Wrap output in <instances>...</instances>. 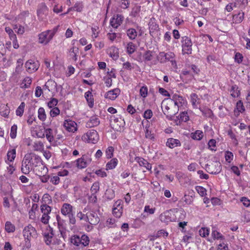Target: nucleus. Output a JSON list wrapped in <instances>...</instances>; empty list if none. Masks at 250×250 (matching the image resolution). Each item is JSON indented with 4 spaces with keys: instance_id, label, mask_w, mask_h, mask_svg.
Masks as SVG:
<instances>
[{
    "instance_id": "1",
    "label": "nucleus",
    "mask_w": 250,
    "mask_h": 250,
    "mask_svg": "<svg viewBox=\"0 0 250 250\" xmlns=\"http://www.w3.org/2000/svg\"><path fill=\"white\" fill-rule=\"evenodd\" d=\"M42 163V161L39 155L32 152L28 153L24 155L22 161L21 171L23 174L27 175Z\"/></svg>"
},
{
    "instance_id": "2",
    "label": "nucleus",
    "mask_w": 250,
    "mask_h": 250,
    "mask_svg": "<svg viewBox=\"0 0 250 250\" xmlns=\"http://www.w3.org/2000/svg\"><path fill=\"white\" fill-rule=\"evenodd\" d=\"M172 105L169 104L167 101H165V99L162 103L163 112L169 120H171L172 118L178 112V107H174L170 109V106Z\"/></svg>"
},
{
    "instance_id": "3",
    "label": "nucleus",
    "mask_w": 250,
    "mask_h": 250,
    "mask_svg": "<svg viewBox=\"0 0 250 250\" xmlns=\"http://www.w3.org/2000/svg\"><path fill=\"white\" fill-rule=\"evenodd\" d=\"M57 31V27L54 28L53 30H48L42 32L39 35V42L46 44L53 38Z\"/></svg>"
},
{
    "instance_id": "4",
    "label": "nucleus",
    "mask_w": 250,
    "mask_h": 250,
    "mask_svg": "<svg viewBox=\"0 0 250 250\" xmlns=\"http://www.w3.org/2000/svg\"><path fill=\"white\" fill-rule=\"evenodd\" d=\"M99 137L98 132L94 129H91L84 134L82 137V140L88 143L96 144L99 140Z\"/></svg>"
},
{
    "instance_id": "5",
    "label": "nucleus",
    "mask_w": 250,
    "mask_h": 250,
    "mask_svg": "<svg viewBox=\"0 0 250 250\" xmlns=\"http://www.w3.org/2000/svg\"><path fill=\"white\" fill-rule=\"evenodd\" d=\"M165 101L168 102L169 104H174V107H178V110L179 108L185 104L186 102L182 96L176 94H173L171 98H166Z\"/></svg>"
},
{
    "instance_id": "6",
    "label": "nucleus",
    "mask_w": 250,
    "mask_h": 250,
    "mask_svg": "<svg viewBox=\"0 0 250 250\" xmlns=\"http://www.w3.org/2000/svg\"><path fill=\"white\" fill-rule=\"evenodd\" d=\"M182 52L183 54H191L192 53V43L191 39L187 36L182 37Z\"/></svg>"
},
{
    "instance_id": "7",
    "label": "nucleus",
    "mask_w": 250,
    "mask_h": 250,
    "mask_svg": "<svg viewBox=\"0 0 250 250\" xmlns=\"http://www.w3.org/2000/svg\"><path fill=\"white\" fill-rule=\"evenodd\" d=\"M175 57L174 53L172 52H168L167 53L161 52L159 54L158 60L161 63H165L167 61H170L172 64L173 65L176 64V61L173 60Z\"/></svg>"
},
{
    "instance_id": "8",
    "label": "nucleus",
    "mask_w": 250,
    "mask_h": 250,
    "mask_svg": "<svg viewBox=\"0 0 250 250\" xmlns=\"http://www.w3.org/2000/svg\"><path fill=\"white\" fill-rule=\"evenodd\" d=\"M206 169L208 173L212 174H217L221 170V165L218 162H215L211 165L206 164L205 166Z\"/></svg>"
},
{
    "instance_id": "9",
    "label": "nucleus",
    "mask_w": 250,
    "mask_h": 250,
    "mask_svg": "<svg viewBox=\"0 0 250 250\" xmlns=\"http://www.w3.org/2000/svg\"><path fill=\"white\" fill-rule=\"evenodd\" d=\"M123 212V201L121 200H118L114 204L112 208L113 214L116 218H120L122 215Z\"/></svg>"
},
{
    "instance_id": "10",
    "label": "nucleus",
    "mask_w": 250,
    "mask_h": 250,
    "mask_svg": "<svg viewBox=\"0 0 250 250\" xmlns=\"http://www.w3.org/2000/svg\"><path fill=\"white\" fill-rule=\"evenodd\" d=\"M36 230L31 225H28L23 229V235L25 240H30L31 237L36 236Z\"/></svg>"
},
{
    "instance_id": "11",
    "label": "nucleus",
    "mask_w": 250,
    "mask_h": 250,
    "mask_svg": "<svg viewBox=\"0 0 250 250\" xmlns=\"http://www.w3.org/2000/svg\"><path fill=\"white\" fill-rule=\"evenodd\" d=\"M44 241L47 245L52 244V239L54 236L53 228L49 226L46 228V230L43 233Z\"/></svg>"
},
{
    "instance_id": "12",
    "label": "nucleus",
    "mask_w": 250,
    "mask_h": 250,
    "mask_svg": "<svg viewBox=\"0 0 250 250\" xmlns=\"http://www.w3.org/2000/svg\"><path fill=\"white\" fill-rule=\"evenodd\" d=\"M26 70L30 73H33L37 71L39 67V63L38 61H34L29 60L25 64Z\"/></svg>"
},
{
    "instance_id": "13",
    "label": "nucleus",
    "mask_w": 250,
    "mask_h": 250,
    "mask_svg": "<svg viewBox=\"0 0 250 250\" xmlns=\"http://www.w3.org/2000/svg\"><path fill=\"white\" fill-rule=\"evenodd\" d=\"M91 161V159L88 155H84L77 160V166L79 168H83Z\"/></svg>"
},
{
    "instance_id": "14",
    "label": "nucleus",
    "mask_w": 250,
    "mask_h": 250,
    "mask_svg": "<svg viewBox=\"0 0 250 250\" xmlns=\"http://www.w3.org/2000/svg\"><path fill=\"white\" fill-rule=\"evenodd\" d=\"M148 25L150 35L154 37L159 30V25L156 22V20L155 18L152 17L150 19Z\"/></svg>"
},
{
    "instance_id": "15",
    "label": "nucleus",
    "mask_w": 250,
    "mask_h": 250,
    "mask_svg": "<svg viewBox=\"0 0 250 250\" xmlns=\"http://www.w3.org/2000/svg\"><path fill=\"white\" fill-rule=\"evenodd\" d=\"M63 126L69 132H74L77 130L76 123L70 119H67L64 121Z\"/></svg>"
},
{
    "instance_id": "16",
    "label": "nucleus",
    "mask_w": 250,
    "mask_h": 250,
    "mask_svg": "<svg viewBox=\"0 0 250 250\" xmlns=\"http://www.w3.org/2000/svg\"><path fill=\"white\" fill-rule=\"evenodd\" d=\"M57 220L58 222V229L60 232L61 236L64 238V235H65L66 224L64 221L62 220L58 215L57 216Z\"/></svg>"
},
{
    "instance_id": "17",
    "label": "nucleus",
    "mask_w": 250,
    "mask_h": 250,
    "mask_svg": "<svg viewBox=\"0 0 250 250\" xmlns=\"http://www.w3.org/2000/svg\"><path fill=\"white\" fill-rule=\"evenodd\" d=\"M120 92L119 88H115L107 92L104 97L106 99L114 100L119 95Z\"/></svg>"
},
{
    "instance_id": "18",
    "label": "nucleus",
    "mask_w": 250,
    "mask_h": 250,
    "mask_svg": "<svg viewBox=\"0 0 250 250\" xmlns=\"http://www.w3.org/2000/svg\"><path fill=\"white\" fill-rule=\"evenodd\" d=\"M171 215V213L167 210L161 213L159 216V218L161 222L168 223L174 221V219L172 218Z\"/></svg>"
},
{
    "instance_id": "19",
    "label": "nucleus",
    "mask_w": 250,
    "mask_h": 250,
    "mask_svg": "<svg viewBox=\"0 0 250 250\" xmlns=\"http://www.w3.org/2000/svg\"><path fill=\"white\" fill-rule=\"evenodd\" d=\"M135 160L139 164L140 166L144 167L147 170L151 169V165L142 157H136Z\"/></svg>"
},
{
    "instance_id": "20",
    "label": "nucleus",
    "mask_w": 250,
    "mask_h": 250,
    "mask_svg": "<svg viewBox=\"0 0 250 250\" xmlns=\"http://www.w3.org/2000/svg\"><path fill=\"white\" fill-rule=\"evenodd\" d=\"M181 145V142L179 140L172 138H168L166 143V146L170 148H173L177 146H180Z\"/></svg>"
},
{
    "instance_id": "21",
    "label": "nucleus",
    "mask_w": 250,
    "mask_h": 250,
    "mask_svg": "<svg viewBox=\"0 0 250 250\" xmlns=\"http://www.w3.org/2000/svg\"><path fill=\"white\" fill-rule=\"evenodd\" d=\"M72 208L73 207L70 204L68 203H64L62 207L61 212L63 215L65 216H68L73 213Z\"/></svg>"
},
{
    "instance_id": "22",
    "label": "nucleus",
    "mask_w": 250,
    "mask_h": 250,
    "mask_svg": "<svg viewBox=\"0 0 250 250\" xmlns=\"http://www.w3.org/2000/svg\"><path fill=\"white\" fill-rule=\"evenodd\" d=\"M124 17H112L110 21V24L114 28H117L122 23Z\"/></svg>"
},
{
    "instance_id": "23",
    "label": "nucleus",
    "mask_w": 250,
    "mask_h": 250,
    "mask_svg": "<svg viewBox=\"0 0 250 250\" xmlns=\"http://www.w3.org/2000/svg\"><path fill=\"white\" fill-rule=\"evenodd\" d=\"M99 124L100 120L99 118L97 116H93L86 123V126L88 128H91L98 125Z\"/></svg>"
},
{
    "instance_id": "24",
    "label": "nucleus",
    "mask_w": 250,
    "mask_h": 250,
    "mask_svg": "<svg viewBox=\"0 0 250 250\" xmlns=\"http://www.w3.org/2000/svg\"><path fill=\"white\" fill-rule=\"evenodd\" d=\"M108 53L110 56L114 60L119 58V49L115 46H111L108 50Z\"/></svg>"
},
{
    "instance_id": "25",
    "label": "nucleus",
    "mask_w": 250,
    "mask_h": 250,
    "mask_svg": "<svg viewBox=\"0 0 250 250\" xmlns=\"http://www.w3.org/2000/svg\"><path fill=\"white\" fill-rule=\"evenodd\" d=\"M37 14L38 16L41 15H46L48 14V9L45 3H41L38 5Z\"/></svg>"
},
{
    "instance_id": "26",
    "label": "nucleus",
    "mask_w": 250,
    "mask_h": 250,
    "mask_svg": "<svg viewBox=\"0 0 250 250\" xmlns=\"http://www.w3.org/2000/svg\"><path fill=\"white\" fill-rule=\"evenodd\" d=\"M88 215H91L92 216H90V218L88 219L87 223L92 225H96L99 222L100 219L95 212H88Z\"/></svg>"
},
{
    "instance_id": "27",
    "label": "nucleus",
    "mask_w": 250,
    "mask_h": 250,
    "mask_svg": "<svg viewBox=\"0 0 250 250\" xmlns=\"http://www.w3.org/2000/svg\"><path fill=\"white\" fill-rule=\"evenodd\" d=\"M79 48L76 46H73L69 50V56L74 61H77Z\"/></svg>"
},
{
    "instance_id": "28",
    "label": "nucleus",
    "mask_w": 250,
    "mask_h": 250,
    "mask_svg": "<svg viewBox=\"0 0 250 250\" xmlns=\"http://www.w3.org/2000/svg\"><path fill=\"white\" fill-rule=\"evenodd\" d=\"M191 103L194 108H197L198 104H200V100L198 98V95L195 93H192L190 95Z\"/></svg>"
},
{
    "instance_id": "29",
    "label": "nucleus",
    "mask_w": 250,
    "mask_h": 250,
    "mask_svg": "<svg viewBox=\"0 0 250 250\" xmlns=\"http://www.w3.org/2000/svg\"><path fill=\"white\" fill-rule=\"evenodd\" d=\"M182 201L185 203L186 205H189L192 204L193 201V199L192 196H189V195L185 194L182 199L179 201L178 205H180V206H182Z\"/></svg>"
},
{
    "instance_id": "30",
    "label": "nucleus",
    "mask_w": 250,
    "mask_h": 250,
    "mask_svg": "<svg viewBox=\"0 0 250 250\" xmlns=\"http://www.w3.org/2000/svg\"><path fill=\"white\" fill-rule=\"evenodd\" d=\"M84 96L89 106L92 107L94 105V99L92 93L90 91H88L85 93Z\"/></svg>"
},
{
    "instance_id": "31",
    "label": "nucleus",
    "mask_w": 250,
    "mask_h": 250,
    "mask_svg": "<svg viewBox=\"0 0 250 250\" xmlns=\"http://www.w3.org/2000/svg\"><path fill=\"white\" fill-rule=\"evenodd\" d=\"M231 96L233 98L238 97L240 94V91L236 85H232L230 90Z\"/></svg>"
},
{
    "instance_id": "32",
    "label": "nucleus",
    "mask_w": 250,
    "mask_h": 250,
    "mask_svg": "<svg viewBox=\"0 0 250 250\" xmlns=\"http://www.w3.org/2000/svg\"><path fill=\"white\" fill-rule=\"evenodd\" d=\"M0 113L4 117H8L10 113V108L7 105L3 104L0 108Z\"/></svg>"
},
{
    "instance_id": "33",
    "label": "nucleus",
    "mask_w": 250,
    "mask_h": 250,
    "mask_svg": "<svg viewBox=\"0 0 250 250\" xmlns=\"http://www.w3.org/2000/svg\"><path fill=\"white\" fill-rule=\"evenodd\" d=\"M204 136L203 132L201 131L197 130L195 132L191 134V137L193 140H200L202 139Z\"/></svg>"
},
{
    "instance_id": "34",
    "label": "nucleus",
    "mask_w": 250,
    "mask_h": 250,
    "mask_svg": "<svg viewBox=\"0 0 250 250\" xmlns=\"http://www.w3.org/2000/svg\"><path fill=\"white\" fill-rule=\"evenodd\" d=\"M118 160L116 158H113L109 161L106 165V169H112L114 168L117 164Z\"/></svg>"
},
{
    "instance_id": "35",
    "label": "nucleus",
    "mask_w": 250,
    "mask_h": 250,
    "mask_svg": "<svg viewBox=\"0 0 250 250\" xmlns=\"http://www.w3.org/2000/svg\"><path fill=\"white\" fill-rule=\"evenodd\" d=\"M77 217L82 221L87 223L88 219L90 218L91 215H88V212L86 214L83 213L82 212H79L77 214Z\"/></svg>"
},
{
    "instance_id": "36",
    "label": "nucleus",
    "mask_w": 250,
    "mask_h": 250,
    "mask_svg": "<svg viewBox=\"0 0 250 250\" xmlns=\"http://www.w3.org/2000/svg\"><path fill=\"white\" fill-rule=\"evenodd\" d=\"M5 229L8 233L13 232L15 230V227L11 222L7 221L5 223Z\"/></svg>"
},
{
    "instance_id": "37",
    "label": "nucleus",
    "mask_w": 250,
    "mask_h": 250,
    "mask_svg": "<svg viewBox=\"0 0 250 250\" xmlns=\"http://www.w3.org/2000/svg\"><path fill=\"white\" fill-rule=\"evenodd\" d=\"M153 53L150 50L146 51L143 55V59L145 62L150 61L152 60Z\"/></svg>"
},
{
    "instance_id": "38",
    "label": "nucleus",
    "mask_w": 250,
    "mask_h": 250,
    "mask_svg": "<svg viewBox=\"0 0 250 250\" xmlns=\"http://www.w3.org/2000/svg\"><path fill=\"white\" fill-rule=\"evenodd\" d=\"M25 105V104L24 102L21 103V104L19 106L16 110V114L17 116L21 117L23 115Z\"/></svg>"
},
{
    "instance_id": "39",
    "label": "nucleus",
    "mask_w": 250,
    "mask_h": 250,
    "mask_svg": "<svg viewBox=\"0 0 250 250\" xmlns=\"http://www.w3.org/2000/svg\"><path fill=\"white\" fill-rule=\"evenodd\" d=\"M38 118L42 121H44L46 118V115L45 114V110L43 107H40L38 109Z\"/></svg>"
},
{
    "instance_id": "40",
    "label": "nucleus",
    "mask_w": 250,
    "mask_h": 250,
    "mask_svg": "<svg viewBox=\"0 0 250 250\" xmlns=\"http://www.w3.org/2000/svg\"><path fill=\"white\" fill-rule=\"evenodd\" d=\"M177 118L179 120V122L181 121L186 122L189 120V116L187 112L185 111L181 113V114L178 116H177Z\"/></svg>"
},
{
    "instance_id": "41",
    "label": "nucleus",
    "mask_w": 250,
    "mask_h": 250,
    "mask_svg": "<svg viewBox=\"0 0 250 250\" xmlns=\"http://www.w3.org/2000/svg\"><path fill=\"white\" fill-rule=\"evenodd\" d=\"M81 245L85 247L88 245L89 243V237L85 234H83L80 237Z\"/></svg>"
},
{
    "instance_id": "42",
    "label": "nucleus",
    "mask_w": 250,
    "mask_h": 250,
    "mask_svg": "<svg viewBox=\"0 0 250 250\" xmlns=\"http://www.w3.org/2000/svg\"><path fill=\"white\" fill-rule=\"evenodd\" d=\"M127 34L130 39L134 40L136 38L137 33L135 29L130 28L127 30Z\"/></svg>"
},
{
    "instance_id": "43",
    "label": "nucleus",
    "mask_w": 250,
    "mask_h": 250,
    "mask_svg": "<svg viewBox=\"0 0 250 250\" xmlns=\"http://www.w3.org/2000/svg\"><path fill=\"white\" fill-rule=\"evenodd\" d=\"M45 136L49 142H52L54 140L52 133V130L50 128H47L45 130Z\"/></svg>"
},
{
    "instance_id": "44",
    "label": "nucleus",
    "mask_w": 250,
    "mask_h": 250,
    "mask_svg": "<svg viewBox=\"0 0 250 250\" xmlns=\"http://www.w3.org/2000/svg\"><path fill=\"white\" fill-rule=\"evenodd\" d=\"M41 211L43 214H49L51 211V208L50 206L46 204H43L41 206Z\"/></svg>"
},
{
    "instance_id": "45",
    "label": "nucleus",
    "mask_w": 250,
    "mask_h": 250,
    "mask_svg": "<svg viewBox=\"0 0 250 250\" xmlns=\"http://www.w3.org/2000/svg\"><path fill=\"white\" fill-rule=\"evenodd\" d=\"M126 49L128 54H132L136 50V46L133 42H130L127 45Z\"/></svg>"
},
{
    "instance_id": "46",
    "label": "nucleus",
    "mask_w": 250,
    "mask_h": 250,
    "mask_svg": "<svg viewBox=\"0 0 250 250\" xmlns=\"http://www.w3.org/2000/svg\"><path fill=\"white\" fill-rule=\"evenodd\" d=\"M7 159L10 161L12 162L14 161L16 157V150L15 149H13L11 150H9L7 154Z\"/></svg>"
},
{
    "instance_id": "47",
    "label": "nucleus",
    "mask_w": 250,
    "mask_h": 250,
    "mask_svg": "<svg viewBox=\"0 0 250 250\" xmlns=\"http://www.w3.org/2000/svg\"><path fill=\"white\" fill-rule=\"evenodd\" d=\"M71 242L76 246H79L81 245L80 237L78 236L74 235L71 238Z\"/></svg>"
},
{
    "instance_id": "48",
    "label": "nucleus",
    "mask_w": 250,
    "mask_h": 250,
    "mask_svg": "<svg viewBox=\"0 0 250 250\" xmlns=\"http://www.w3.org/2000/svg\"><path fill=\"white\" fill-rule=\"evenodd\" d=\"M5 30L6 32L8 34L9 38L11 40L16 39V38H17L16 35L11 28L9 27H6Z\"/></svg>"
},
{
    "instance_id": "49",
    "label": "nucleus",
    "mask_w": 250,
    "mask_h": 250,
    "mask_svg": "<svg viewBox=\"0 0 250 250\" xmlns=\"http://www.w3.org/2000/svg\"><path fill=\"white\" fill-rule=\"evenodd\" d=\"M114 151V148L113 146H110L107 147L105 151V155L107 159H110L113 156Z\"/></svg>"
},
{
    "instance_id": "50",
    "label": "nucleus",
    "mask_w": 250,
    "mask_h": 250,
    "mask_svg": "<svg viewBox=\"0 0 250 250\" xmlns=\"http://www.w3.org/2000/svg\"><path fill=\"white\" fill-rule=\"evenodd\" d=\"M145 137L146 139L154 141L155 140V135L149 129L145 130Z\"/></svg>"
},
{
    "instance_id": "51",
    "label": "nucleus",
    "mask_w": 250,
    "mask_h": 250,
    "mask_svg": "<svg viewBox=\"0 0 250 250\" xmlns=\"http://www.w3.org/2000/svg\"><path fill=\"white\" fill-rule=\"evenodd\" d=\"M141 6L139 5H135L133 7L131 11L132 16H137L140 14Z\"/></svg>"
},
{
    "instance_id": "52",
    "label": "nucleus",
    "mask_w": 250,
    "mask_h": 250,
    "mask_svg": "<svg viewBox=\"0 0 250 250\" xmlns=\"http://www.w3.org/2000/svg\"><path fill=\"white\" fill-rule=\"evenodd\" d=\"M100 189V184L99 182H95L93 184L90 191L92 194H96L97 193Z\"/></svg>"
},
{
    "instance_id": "53",
    "label": "nucleus",
    "mask_w": 250,
    "mask_h": 250,
    "mask_svg": "<svg viewBox=\"0 0 250 250\" xmlns=\"http://www.w3.org/2000/svg\"><path fill=\"white\" fill-rule=\"evenodd\" d=\"M197 192L201 196H204L207 194V190L206 188L201 186H196L195 187Z\"/></svg>"
},
{
    "instance_id": "54",
    "label": "nucleus",
    "mask_w": 250,
    "mask_h": 250,
    "mask_svg": "<svg viewBox=\"0 0 250 250\" xmlns=\"http://www.w3.org/2000/svg\"><path fill=\"white\" fill-rule=\"evenodd\" d=\"M225 157L227 162L228 163H230L231 161L233 160V154L231 152L227 151L225 152Z\"/></svg>"
},
{
    "instance_id": "55",
    "label": "nucleus",
    "mask_w": 250,
    "mask_h": 250,
    "mask_svg": "<svg viewBox=\"0 0 250 250\" xmlns=\"http://www.w3.org/2000/svg\"><path fill=\"white\" fill-rule=\"evenodd\" d=\"M148 88L146 85L143 86L140 89V95L143 98L146 97L147 95Z\"/></svg>"
},
{
    "instance_id": "56",
    "label": "nucleus",
    "mask_w": 250,
    "mask_h": 250,
    "mask_svg": "<svg viewBox=\"0 0 250 250\" xmlns=\"http://www.w3.org/2000/svg\"><path fill=\"white\" fill-rule=\"evenodd\" d=\"M199 234L202 237H205L209 234V229L207 228H202L199 230Z\"/></svg>"
},
{
    "instance_id": "57",
    "label": "nucleus",
    "mask_w": 250,
    "mask_h": 250,
    "mask_svg": "<svg viewBox=\"0 0 250 250\" xmlns=\"http://www.w3.org/2000/svg\"><path fill=\"white\" fill-rule=\"evenodd\" d=\"M58 103V101L56 98H51L50 101L48 102L47 105L49 108H52L55 107V106Z\"/></svg>"
},
{
    "instance_id": "58",
    "label": "nucleus",
    "mask_w": 250,
    "mask_h": 250,
    "mask_svg": "<svg viewBox=\"0 0 250 250\" xmlns=\"http://www.w3.org/2000/svg\"><path fill=\"white\" fill-rule=\"evenodd\" d=\"M60 113V110L59 108L55 107L52 108L50 111V115L52 117H55L59 115Z\"/></svg>"
},
{
    "instance_id": "59",
    "label": "nucleus",
    "mask_w": 250,
    "mask_h": 250,
    "mask_svg": "<svg viewBox=\"0 0 250 250\" xmlns=\"http://www.w3.org/2000/svg\"><path fill=\"white\" fill-rule=\"evenodd\" d=\"M17 130V125H14L11 126L10 131V137L12 139H14L16 137Z\"/></svg>"
},
{
    "instance_id": "60",
    "label": "nucleus",
    "mask_w": 250,
    "mask_h": 250,
    "mask_svg": "<svg viewBox=\"0 0 250 250\" xmlns=\"http://www.w3.org/2000/svg\"><path fill=\"white\" fill-rule=\"evenodd\" d=\"M112 123V125L115 127V129L118 130L119 129V127L122 125V124H119V118H116L114 116L113 117V119H111V121Z\"/></svg>"
},
{
    "instance_id": "61",
    "label": "nucleus",
    "mask_w": 250,
    "mask_h": 250,
    "mask_svg": "<svg viewBox=\"0 0 250 250\" xmlns=\"http://www.w3.org/2000/svg\"><path fill=\"white\" fill-rule=\"evenodd\" d=\"M14 29L15 30V31L18 34L22 35L24 33V28L21 25H20L18 27L17 25H15L14 27Z\"/></svg>"
},
{
    "instance_id": "62",
    "label": "nucleus",
    "mask_w": 250,
    "mask_h": 250,
    "mask_svg": "<svg viewBox=\"0 0 250 250\" xmlns=\"http://www.w3.org/2000/svg\"><path fill=\"white\" fill-rule=\"evenodd\" d=\"M240 201L243 203V205L247 208L250 207V200L245 197L240 199Z\"/></svg>"
},
{
    "instance_id": "63",
    "label": "nucleus",
    "mask_w": 250,
    "mask_h": 250,
    "mask_svg": "<svg viewBox=\"0 0 250 250\" xmlns=\"http://www.w3.org/2000/svg\"><path fill=\"white\" fill-rule=\"evenodd\" d=\"M243 55L241 53L237 52L235 54L234 56V60L235 62L238 63H241L243 61Z\"/></svg>"
},
{
    "instance_id": "64",
    "label": "nucleus",
    "mask_w": 250,
    "mask_h": 250,
    "mask_svg": "<svg viewBox=\"0 0 250 250\" xmlns=\"http://www.w3.org/2000/svg\"><path fill=\"white\" fill-rule=\"evenodd\" d=\"M115 222L114 219L108 218L106 221V226L109 228H114L116 227Z\"/></svg>"
}]
</instances>
